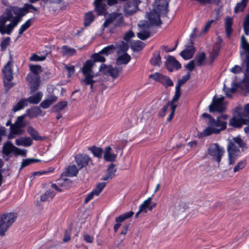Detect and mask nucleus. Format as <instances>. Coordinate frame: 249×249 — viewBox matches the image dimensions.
I'll list each match as a JSON object with an SVG mask.
<instances>
[{"label":"nucleus","mask_w":249,"mask_h":249,"mask_svg":"<svg viewBox=\"0 0 249 249\" xmlns=\"http://www.w3.org/2000/svg\"><path fill=\"white\" fill-rule=\"evenodd\" d=\"M190 73L188 72L183 76L181 79L178 80V83L176 86L174 101H178L179 99L180 96V87L181 85L184 84L190 79Z\"/></svg>","instance_id":"obj_18"},{"label":"nucleus","mask_w":249,"mask_h":249,"mask_svg":"<svg viewBox=\"0 0 249 249\" xmlns=\"http://www.w3.org/2000/svg\"><path fill=\"white\" fill-rule=\"evenodd\" d=\"M94 16L92 12H89L86 14L85 16V26H88L94 20Z\"/></svg>","instance_id":"obj_45"},{"label":"nucleus","mask_w":249,"mask_h":249,"mask_svg":"<svg viewBox=\"0 0 249 249\" xmlns=\"http://www.w3.org/2000/svg\"><path fill=\"white\" fill-rule=\"evenodd\" d=\"M117 169L114 164L111 163L107 168V173L111 175L112 176H114V174L116 172Z\"/></svg>","instance_id":"obj_63"},{"label":"nucleus","mask_w":249,"mask_h":249,"mask_svg":"<svg viewBox=\"0 0 249 249\" xmlns=\"http://www.w3.org/2000/svg\"><path fill=\"white\" fill-rule=\"evenodd\" d=\"M130 56L127 53H124L118 57L116 63L118 66L122 64L126 65L130 61Z\"/></svg>","instance_id":"obj_34"},{"label":"nucleus","mask_w":249,"mask_h":249,"mask_svg":"<svg viewBox=\"0 0 249 249\" xmlns=\"http://www.w3.org/2000/svg\"><path fill=\"white\" fill-rule=\"evenodd\" d=\"M248 0H242L241 1L237 3L234 8V12L237 13L242 12L247 6Z\"/></svg>","instance_id":"obj_42"},{"label":"nucleus","mask_w":249,"mask_h":249,"mask_svg":"<svg viewBox=\"0 0 249 249\" xmlns=\"http://www.w3.org/2000/svg\"><path fill=\"white\" fill-rule=\"evenodd\" d=\"M17 214L14 213H8L0 215V235H5V232L15 222Z\"/></svg>","instance_id":"obj_5"},{"label":"nucleus","mask_w":249,"mask_h":249,"mask_svg":"<svg viewBox=\"0 0 249 249\" xmlns=\"http://www.w3.org/2000/svg\"><path fill=\"white\" fill-rule=\"evenodd\" d=\"M243 28L245 34L248 36L249 35V14L245 18Z\"/></svg>","instance_id":"obj_56"},{"label":"nucleus","mask_w":249,"mask_h":249,"mask_svg":"<svg viewBox=\"0 0 249 249\" xmlns=\"http://www.w3.org/2000/svg\"><path fill=\"white\" fill-rule=\"evenodd\" d=\"M102 54H103L100 52L99 53H94L92 55V57L93 59L92 61L95 62V64L97 62H104L105 61L106 59L102 56Z\"/></svg>","instance_id":"obj_50"},{"label":"nucleus","mask_w":249,"mask_h":249,"mask_svg":"<svg viewBox=\"0 0 249 249\" xmlns=\"http://www.w3.org/2000/svg\"><path fill=\"white\" fill-rule=\"evenodd\" d=\"M88 149L91 152L94 157L99 159H100L102 157L103 151L101 147L93 146L90 147H89Z\"/></svg>","instance_id":"obj_37"},{"label":"nucleus","mask_w":249,"mask_h":249,"mask_svg":"<svg viewBox=\"0 0 249 249\" xmlns=\"http://www.w3.org/2000/svg\"><path fill=\"white\" fill-rule=\"evenodd\" d=\"M106 185V183L105 182L99 183L97 185L96 188L92 191V192L94 194H95V196H98L102 191Z\"/></svg>","instance_id":"obj_54"},{"label":"nucleus","mask_w":249,"mask_h":249,"mask_svg":"<svg viewBox=\"0 0 249 249\" xmlns=\"http://www.w3.org/2000/svg\"><path fill=\"white\" fill-rule=\"evenodd\" d=\"M202 117L206 119L205 123L207 127L201 132L202 136H208L212 134H218L220 132L226 129L227 126L226 120L228 116L222 114L214 119L210 114L204 113Z\"/></svg>","instance_id":"obj_1"},{"label":"nucleus","mask_w":249,"mask_h":249,"mask_svg":"<svg viewBox=\"0 0 249 249\" xmlns=\"http://www.w3.org/2000/svg\"><path fill=\"white\" fill-rule=\"evenodd\" d=\"M160 82L162 83L165 87L173 86V83L170 78L164 75H163L161 78H160Z\"/></svg>","instance_id":"obj_47"},{"label":"nucleus","mask_w":249,"mask_h":249,"mask_svg":"<svg viewBox=\"0 0 249 249\" xmlns=\"http://www.w3.org/2000/svg\"><path fill=\"white\" fill-rule=\"evenodd\" d=\"M68 102L67 101H61L58 103L53 107V112H59L64 109L67 106Z\"/></svg>","instance_id":"obj_41"},{"label":"nucleus","mask_w":249,"mask_h":249,"mask_svg":"<svg viewBox=\"0 0 249 249\" xmlns=\"http://www.w3.org/2000/svg\"><path fill=\"white\" fill-rule=\"evenodd\" d=\"M139 32L137 33L138 37L142 40H145L150 36V24L146 21H140L138 24Z\"/></svg>","instance_id":"obj_11"},{"label":"nucleus","mask_w":249,"mask_h":249,"mask_svg":"<svg viewBox=\"0 0 249 249\" xmlns=\"http://www.w3.org/2000/svg\"><path fill=\"white\" fill-rule=\"evenodd\" d=\"M229 155V164L231 165L233 164L237 158V157L239 155V153H231V152L230 153H228Z\"/></svg>","instance_id":"obj_58"},{"label":"nucleus","mask_w":249,"mask_h":249,"mask_svg":"<svg viewBox=\"0 0 249 249\" xmlns=\"http://www.w3.org/2000/svg\"><path fill=\"white\" fill-rule=\"evenodd\" d=\"M195 52V50L194 47L193 46H189L185 50L180 53V55L184 59L188 60L193 57Z\"/></svg>","instance_id":"obj_25"},{"label":"nucleus","mask_w":249,"mask_h":249,"mask_svg":"<svg viewBox=\"0 0 249 249\" xmlns=\"http://www.w3.org/2000/svg\"><path fill=\"white\" fill-rule=\"evenodd\" d=\"M15 143L18 146L28 147L32 145V140L29 137H21L16 140Z\"/></svg>","instance_id":"obj_28"},{"label":"nucleus","mask_w":249,"mask_h":249,"mask_svg":"<svg viewBox=\"0 0 249 249\" xmlns=\"http://www.w3.org/2000/svg\"><path fill=\"white\" fill-rule=\"evenodd\" d=\"M28 105L26 99H22L13 107V110L14 112L18 111Z\"/></svg>","instance_id":"obj_39"},{"label":"nucleus","mask_w":249,"mask_h":249,"mask_svg":"<svg viewBox=\"0 0 249 249\" xmlns=\"http://www.w3.org/2000/svg\"><path fill=\"white\" fill-rule=\"evenodd\" d=\"M208 153L212 157V160L217 161L219 164L225 151L224 148L220 146L218 143H212L209 145L208 148Z\"/></svg>","instance_id":"obj_6"},{"label":"nucleus","mask_w":249,"mask_h":249,"mask_svg":"<svg viewBox=\"0 0 249 249\" xmlns=\"http://www.w3.org/2000/svg\"><path fill=\"white\" fill-rule=\"evenodd\" d=\"M115 46V49L116 52L118 53H126V51L129 48L128 44L127 43L124 42V41H121L118 43Z\"/></svg>","instance_id":"obj_31"},{"label":"nucleus","mask_w":249,"mask_h":249,"mask_svg":"<svg viewBox=\"0 0 249 249\" xmlns=\"http://www.w3.org/2000/svg\"><path fill=\"white\" fill-rule=\"evenodd\" d=\"M30 72L27 77L26 80L28 83L31 91L32 92L36 91L38 88L40 83V76L38 73L41 71V67L39 65H30Z\"/></svg>","instance_id":"obj_4"},{"label":"nucleus","mask_w":249,"mask_h":249,"mask_svg":"<svg viewBox=\"0 0 249 249\" xmlns=\"http://www.w3.org/2000/svg\"><path fill=\"white\" fill-rule=\"evenodd\" d=\"M95 66V62H93L92 60H88L85 62L82 69L85 77H93L98 75V74H95L94 72Z\"/></svg>","instance_id":"obj_13"},{"label":"nucleus","mask_w":249,"mask_h":249,"mask_svg":"<svg viewBox=\"0 0 249 249\" xmlns=\"http://www.w3.org/2000/svg\"><path fill=\"white\" fill-rule=\"evenodd\" d=\"M46 59V56H38L37 54L34 53L30 57V60L31 61H43Z\"/></svg>","instance_id":"obj_61"},{"label":"nucleus","mask_w":249,"mask_h":249,"mask_svg":"<svg viewBox=\"0 0 249 249\" xmlns=\"http://www.w3.org/2000/svg\"><path fill=\"white\" fill-rule=\"evenodd\" d=\"M43 94L41 92H38L33 96H30L26 99L27 103L31 104H37L40 101Z\"/></svg>","instance_id":"obj_30"},{"label":"nucleus","mask_w":249,"mask_h":249,"mask_svg":"<svg viewBox=\"0 0 249 249\" xmlns=\"http://www.w3.org/2000/svg\"><path fill=\"white\" fill-rule=\"evenodd\" d=\"M22 127V126H21V125H12L10 127V133L8 138L12 139L15 137L16 135H21L23 132V130L21 129Z\"/></svg>","instance_id":"obj_24"},{"label":"nucleus","mask_w":249,"mask_h":249,"mask_svg":"<svg viewBox=\"0 0 249 249\" xmlns=\"http://www.w3.org/2000/svg\"><path fill=\"white\" fill-rule=\"evenodd\" d=\"M106 185V183L105 182L99 183L97 185L96 188L92 191V192L94 194H95V196H98L102 191Z\"/></svg>","instance_id":"obj_52"},{"label":"nucleus","mask_w":249,"mask_h":249,"mask_svg":"<svg viewBox=\"0 0 249 249\" xmlns=\"http://www.w3.org/2000/svg\"><path fill=\"white\" fill-rule=\"evenodd\" d=\"M243 117L242 114L241 117L239 118L233 117L229 121V125L234 127L240 128L243 125L247 124L248 120L243 118Z\"/></svg>","instance_id":"obj_20"},{"label":"nucleus","mask_w":249,"mask_h":249,"mask_svg":"<svg viewBox=\"0 0 249 249\" xmlns=\"http://www.w3.org/2000/svg\"><path fill=\"white\" fill-rule=\"evenodd\" d=\"M74 159L79 169L86 166L89 162L93 164L91 159L87 155L77 154Z\"/></svg>","instance_id":"obj_16"},{"label":"nucleus","mask_w":249,"mask_h":249,"mask_svg":"<svg viewBox=\"0 0 249 249\" xmlns=\"http://www.w3.org/2000/svg\"><path fill=\"white\" fill-rule=\"evenodd\" d=\"M83 82L86 85H90V89H92L93 84L95 82V81L93 80V77H85L84 79L83 80Z\"/></svg>","instance_id":"obj_60"},{"label":"nucleus","mask_w":249,"mask_h":249,"mask_svg":"<svg viewBox=\"0 0 249 249\" xmlns=\"http://www.w3.org/2000/svg\"><path fill=\"white\" fill-rule=\"evenodd\" d=\"M57 99V97L56 96L54 95H51L40 103V107L44 109L47 108L54 103Z\"/></svg>","instance_id":"obj_26"},{"label":"nucleus","mask_w":249,"mask_h":249,"mask_svg":"<svg viewBox=\"0 0 249 249\" xmlns=\"http://www.w3.org/2000/svg\"><path fill=\"white\" fill-rule=\"evenodd\" d=\"M151 64L153 66L160 67L161 64V58L159 53L153 54V57L150 60Z\"/></svg>","instance_id":"obj_43"},{"label":"nucleus","mask_w":249,"mask_h":249,"mask_svg":"<svg viewBox=\"0 0 249 249\" xmlns=\"http://www.w3.org/2000/svg\"><path fill=\"white\" fill-rule=\"evenodd\" d=\"M141 3L140 0H133L125 3L124 7V12L126 16L132 15L139 10L138 5Z\"/></svg>","instance_id":"obj_12"},{"label":"nucleus","mask_w":249,"mask_h":249,"mask_svg":"<svg viewBox=\"0 0 249 249\" xmlns=\"http://www.w3.org/2000/svg\"><path fill=\"white\" fill-rule=\"evenodd\" d=\"M241 47L243 52L240 54H245L246 63V71L245 73V78L249 81V43L244 35L241 37Z\"/></svg>","instance_id":"obj_8"},{"label":"nucleus","mask_w":249,"mask_h":249,"mask_svg":"<svg viewBox=\"0 0 249 249\" xmlns=\"http://www.w3.org/2000/svg\"><path fill=\"white\" fill-rule=\"evenodd\" d=\"M133 214L134 213L132 211H129L117 217L115 219V221L116 223H120L121 222L124 221L125 219L132 217Z\"/></svg>","instance_id":"obj_38"},{"label":"nucleus","mask_w":249,"mask_h":249,"mask_svg":"<svg viewBox=\"0 0 249 249\" xmlns=\"http://www.w3.org/2000/svg\"><path fill=\"white\" fill-rule=\"evenodd\" d=\"M40 112H41V110L38 107H36L33 109H28L26 110V114L18 117L16 122L14 124L21 125V126L23 127L24 125L23 120L25 116H27L30 118H33L35 116L34 114H38Z\"/></svg>","instance_id":"obj_17"},{"label":"nucleus","mask_w":249,"mask_h":249,"mask_svg":"<svg viewBox=\"0 0 249 249\" xmlns=\"http://www.w3.org/2000/svg\"><path fill=\"white\" fill-rule=\"evenodd\" d=\"M242 115L244 117L249 118V103L245 106L242 112Z\"/></svg>","instance_id":"obj_64"},{"label":"nucleus","mask_w":249,"mask_h":249,"mask_svg":"<svg viewBox=\"0 0 249 249\" xmlns=\"http://www.w3.org/2000/svg\"><path fill=\"white\" fill-rule=\"evenodd\" d=\"M106 185V183L105 182L99 183L97 185L96 188L92 191V192L94 194H95V196H98L102 191Z\"/></svg>","instance_id":"obj_53"},{"label":"nucleus","mask_w":249,"mask_h":249,"mask_svg":"<svg viewBox=\"0 0 249 249\" xmlns=\"http://www.w3.org/2000/svg\"><path fill=\"white\" fill-rule=\"evenodd\" d=\"M246 165V162L244 161H240L233 168V172H236L243 169Z\"/></svg>","instance_id":"obj_62"},{"label":"nucleus","mask_w":249,"mask_h":249,"mask_svg":"<svg viewBox=\"0 0 249 249\" xmlns=\"http://www.w3.org/2000/svg\"><path fill=\"white\" fill-rule=\"evenodd\" d=\"M99 71L103 73L112 76L114 78L118 77L121 70L118 68H113L110 66L102 64L99 67Z\"/></svg>","instance_id":"obj_14"},{"label":"nucleus","mask_w":249,"mask_h":249,"mask_svg":"<svg viewBox=\"0 0 249 249\" xmlns=\"http://www.w3.org/2000/svg\"><path fill=\"white\" fill-rule=\"evenodd\" d=\"M144 44L140 40H137L132 43L131 48L135 51H139L144 47Z\"/></svg>","instance_id":"obj_44"},{"label":"nucleus","mask_w":249,"mask_h":249,"mask_svg":"<svg viewBox=\"0 0 249 249\" xmlns=\"http://www.w3.org/2000/svg\"><path fill=\"white\" fill-rule=\"evenodd\" d=\"M117 158V154L114 153L110 146L106 147L104 151V159L108 162H114Z\"/></svg>","instance_id":"obj_21"},{"label":"nucleus","mask_w":249,"mask_h":249,"mask_svg":"<svg viewBox=\"0 0 249 249\" xmlns=\"http://www.w3.org/2000/svg\"><path fill=\"white\" fill-rule=\"evenodd\" d=\"M227 149L228 153L231 152L234 153H239L240 152L239 148L235 145V143L232 141L229 142Z\"/></svg>","instance_id":"obj_46"},{"label":"nucleus","mask_w":249,"mask_h":249,"mask_svg":"<svg viewBox=\"0 0 249 249\" xmlns=\"http://www.w3.org/2000/svg\"><path fill=\"white\" fill-rule=\"evenodd\" d=\"M232 141L237 144L239 147L244 148L246 146L245 143L240 137H234Z\"/></svg>","instance_id":"obj_59"},{"label":"nucleus","mask_w":249,"mask_h":249,"mask_svg":"<svg viewBox=\"0 0 249 249\" xmlns=\"http://www.w3.org/2000/svg\"><path fill=\"white\" fill-rule=\"evenodd\" d=\"M165 65L167 69L170 71H172L174 69L178 70L180 68V64L172 56H168L165 62Z\"/></svg>","instance_id":"obj_19"},{"label":"nucleus","mask_w":249,"mask_h":249,"mask_svg":"<svg viewBox=\"0 0 249 249\" xmlns=\"http://www.w3.org/2000/svg\"><path fill=\"white\" fill-rule=\"evenodd\" d=\"M40 160L39 159H34V158H31V159H26L23 160L20 168H22L25 167V166H27L31 164L40 161Z\"/></svg>","instance_id":"obj_48"},{"label":"nucleus","mask_w":249,"mask_h":249,"mask_svg":"<svg viewBox=\"0 0 249 249\" xmlns=\"http://www.w3.org/2000/svg\"><path fill=\"white\" fill-rule=\"evenodd\" d=\"M10 40V37H7L1 41L0 44L1 51H5L7 46L9 45Z\"/></svg>","instance_id":"obj_57"},{"label":"nucleus","mask_w":249,"mask_h":249,"mask_svg":"<svg viewBox=\"0 0 249 249\" xmlns=\"http://www.w3.org/2000/svg\"><path fill=\"white\" fill-rule=\"evenodd\" d=\"M115 49V46L113 45L107 46L102 49L100 52L103 54L108 55L114 52Z\"/></svg>","instance_id":"obj_51"},{"label":"nucleus","mask_w":249,"mask_h":249,"mask_svg":"<svg viewBox=\"0 0 249 249\" xmlns=\"http://www.w3.org/2000/svg\"><path fill=\"white\" fill-rule=\"evenodd\" d=\"M33 18H30L27 20L25 23L21 25L18 31V36H20L24 32L27 30L31 25Z\"/></svg>","instance_id":"obj_40"},{"label":"nucleus","mask_w":249,"mask_h":249,"mask_svg":"<svg viewBox=\"0 0 249 249\" xmlns=\"http://www.w3.org/2000/svg\"><path fill=\"white\" fill-rule=\"evenodd\" d=\"M105 0H95V10L98 15H104L106 13L107 5L104 1Z\"/></svg>","instance_id":"obj_22"},{"label":"nucleus","mask_w":249,"mask_h":249,"mask_svg":"<svg viewBox=\"0 0 249 249\" xmlns=\"http://www.w3.org/2000/svg\"><path fill=\"white\" fill-rule=\"evenodd\" d=\"M13 12V14H20L21 16H25L29 12H32L31 10L35 11H37V9L33 5L25 3L23 7H12L10 8Z\"/></svg>","instance_id":"obj_15"},{"label":"nucleus","mask_w":249,"mask_h":249,"mask_svg":"<svg viewBox=\"0 0 249 249\" xmlns=\"http://www.w3.org/2000/svg\"><path fill=\"white\" fill-rule=\"evenodd\" d=\"M206 58L205 54L204 53H201L197 55L195 59V62H196V65L198 66H201L202 65Z\"/></svg>","instance_id":"obj_49"},{"label":"nucleus","mask_w":249,"mask_h":249,"mask_svg":"<svg viewBox=\"0 0 249 249\" xmlns=\"http://www.w3.org/2000/svg\"><path fill=\"white\" fill-rule=\"evenodd\" d=\"M79 170L75 165H71L67 167L64 173L67 177H72L76 176Z\"/></svg>","instance_id":"obj_32"},{"label":"nucleus","mask_w":249,"mask_h":249,"mask_svg":"<svg viewBox=\"0 0 249 249\" xmlns=\"http://www.w3.org/2000/svg\"><path fill=\"white\" fill-rule=\"evenodd\" d=\"M15 149L18 150V148L14 146L10 142L8 141L3 145L2 153L4 155L8 156L12 152L15 154Z\"/></svg>","instance_id":"obj_23"},{"label":"nucleus","mask_w":249,"mask_h":249,"mask_svg":"<svg viewBox=\"0 0 249 249\" xmlns=\"http://www.w3.org/2000/svg\"><path fill=\"white\" fill-rule=\"evenodd\" d=\"M55 194L53 189H49L44 194H43L40 196V200L42 201H47L52 200Z\"/></svg>","instance_id":"obj_29"},{"label":"nucleus","mask_w":249,"mask_h":249,"mask_svg":"<svg viewBox=\"0 0 249 249\" xmlns=\"http://www.w3.org/2000/svg\"><path fill=\"white\" fill-rule=\"evenodd\" d=\"M151 200L152 198L150 197L145 200L143 202V203L140 206L139 210L138 212L136 213V217H137L139 214L142 212H144L145 213L147 212V209H148V206L149 205Z\"/></svg>","instance_id":"obj_33"},{"label":"nucleus","mask_w":249,"mask_h":249,"mask_svg":"<svg viewBox=\"0 0 249 249\" xmlns=\"http://www.w3.org/2000/svg\"><path fill=\"white\" fill-rule=\"evenodd\" d=\"M221 46L218 43H216L213 47L212 51L210 54V57L213 62L219 54Z\"/></svg>","instance_id":"obj_36"},{"label":"nucleus","mask_w":249,"mask_h":249,"mask_svg":"<svg viewBox=\"0 0 249 249\" xmlns=\"http://www.w3.org/2000/svg\"><path fill=\"white\" fill-rule=\"evenodd\" d=\"M12 65V62L8 61L2 70L4 75L3 84L4 86L7 88V91L14 85L13 83L11 82L13 78Z\"/></svg>","instance_id":"obj_7"},{"label":"nucleus","mask_w":249,"mask_h":249,"mask_svg":"<svg viewBox=\"0 0 249 249\" xmlns=\"http://www.w3.org/2000/svg\"><path fill=\"white\" fill-rule=\"evenodd\" d=\"M106 185V183L105 182L99 183L97 185L96 188L92 191V192L94 194H95V196H98L102 191Z\"/></svg>","instance_id":"obj_55"},{"label":"nucleus","mask_w":249,"mask_h":249,"mask_svg":"<svg viewBox=\"0 0 249 249\" xmlns=\"http://www.w3.org/2000/svg\"><path fill=\"white\" fill-rule=\"evenodd\" d=\"M27 132L31 136L33 139L36 141H41L43 140L41 136H39L37 131L33 127L29 126L27 129Z\"/></svg>","instance_id":"obj_35"},{"label":"nucleus","mask_w":249,"mask_h":249,"mask_svg":"<svg viewBox=\"0 0 249 249\" xmlns=\"http://www.w3.org/2000/svg\"><path fill=\"white\" fill-rule=\"evenodd\" d=\"M13 11L6 9L5 11L0 16V33L1 35L7 34L10 35L14 28L16 26L12 20Z\"/></svg>","instance_id":"obj_3"},{"label":"nucleus","mask_w":249,"mask_h":249,"mask_svg":"<svg viewBox=\"0 0 249 249\" xmlns=\"http://www.w3.org/2000/svg\"><path fill=\"white\" fill-rule=\"evenodd\" d=\"M61 53L63 56L70 57L76 55V50L67 45H64L61 48Z\"/></svg>","instance_id":"obj_27"},{"label":"nucleus","mask_w":249,"mask_h":249,"mask_svg":"<svg viewBox=\"0 0 249 249\" xmlns=\"http://www.w3.org/2000/svg\"><path fill=\"white\" fill-rule=\"evenodd\" d=\"M158 0H156L154 4V6L156 8L152 11L146 14V17L149 20L150 26L151 25H158L161 24V20L160 19V15H166L167 13V5L168 1H165L164 5H160L159 4ZM160 1V0H158Z\"/></svg>","instance_id":"obj_2"},{"label":"nucleus","mask_w":249,"mask_h":249,"mask_svg":"<svg viewBox=\"0 0 249 249\" xmlns=\"http://www.w3.org/2000/svg\"><path fill=\"white\" fill-rule=\"evenodd\" d=\"M124 23L123 14L121 13H113L110 14L103 24L104 28L109 26L110 24H113L116 26H120Z\"/></svg>","instance_id":"obj_9"},{"label":"nucleus","mask_w":249,"mask_h":249,"mask_svg":"<svg viewBox=\"0 0 249 249\" xmlns=\"http://www.w3.org/2000/svg\"><path fill=\"white\" fill-rule=\"evenodd\" d=\"M224 97L222 96L219 98L213 97L212 104L209 106V111L211 112L216 111L222 112L225 109V106L223 104Z\"/></svg>","instance_id":"obj_10"}]
</instances>
